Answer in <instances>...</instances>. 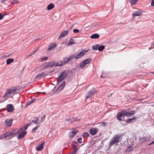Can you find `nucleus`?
<instances>
[{
    "label": "nucleus",
    "mask_w": 154,
    "mask_h": 154,
    "mask_svg": "<svg viewBox=\"0 0 154 154\" xmlns=\"http://www.w3.org/2000/svg\"><path fill=\"white\" fill-rule=\"evenodd\" d=\"M17 90L16 87H14L7 89L3 96V98L5 101L11 97V95H14Z\"/></svg>",
    "instance_id": "f257e3e1"
},
{
    "label": "nucleus",
    "mask_w": 154,
    "mask_h": 154,
    "mask_svg": "<svg viewBox=\"0 0 154 154\" xmlns=\"http://www.w3.org/2000/svg\"><path fill=\"white\" fill-rule=\"evenodd\" d=\"M121 137L120 134L115 135L111 140L109 143V145L111 146L114 145H116L120 142V139Z\"/></svg>",
    "instance_id": "f03ea898"
},
{
    "label": "nucleus",
    "mask_w": 154,
    "mask_h": 154,
    "mask_svg": "<svg viewBox=\"0 0 154 154\" xmlns=\"http://www.w3.org/2000/svg\"><path fill=\"white\" fill-rule=\"evenodd\" d=\"M67 76V73L65 71H63L61 73L59 76L57 81V83L58 84L65 79Z\"/></svg>",
    "instance_id": "7ed1b4c3"
},
{
    "label": "nucleus",
    "mask_w": 154,
    "mask_h": 154,
    "mask_svg": "<svg viewBox=\"0 0 154 154\" xmlns=\"http://www.w3.org/2000/svg\"><path fill=\"white\" fill-rule=\"evenodd\" d=\"M123 111L125 116L128 117L134 115L136 112L135 110H132L129 112H128L126 110H123Z\"/></svg>",
    "instance_id": "20e7f679"
},
{
    "label": "nucleus",
    "mask_w": 154,
    "mask_h": 154,
    "mask_svg": "<svg viewBox=\"0 0 154 154\" xmlns=\"http://www.w3.org/2000/svg\"><path fill=\"white\" fill-rule=\"evenodd\" d=\"M23 130V128H21V129L17 132V133H20V134L18 136V139H21L24 137L26 134V132Z\"/></svg>",
    "instance_id": "39448f33"
},
{
    "label": "nucleus",
    "mask_w": 154,
    "mask_h": 154,
    "mask_svg": "<svg viewBox=\"0 0 154 154\" xmlns=\"http://www.w3.org/2000/svg\"><path fill=\"white\" fill-rule=\"evenodd\" d=\"M91 59H87L82 62L80 65L79 67L81 68H84L87 64L89 63L90 62Z\"/></svg>",
    "instance_id": "423d86ee"
},
{
    "label": "nucleus",
    "mask_w": 154,
    "mask_h": 154,
    "mask_svg": "<svg viewBox=\"0 0 154 154\" xmlns=\"http://www.w3.org/2000/svg\"><path fill=\"white\" fill-rule=\"evenodd\" d=\"M66 84L65 82H63L58 87L54 92L55 94L61 91L64 88Z\"/></svg>",
    "instance_id": "0eeeda50"
},
{
    "label": "nucleus",
    "mask_w": 154,
    "mask_h": 154,
    "mask_svg": "<svg viewBox=\"0 0 154 154\" xmlns=\"http://www.w3.org/2000/svg\"><path fill=\"white\" fill-rule=\"evenodd\" d=\"M78 132V131L76 129H73L71 131H70L69 133V138L70 140L72 139L73 137L75 135V134Z\"/></svg>",
    "instance_id": "6e6552de"
},
{
    "label": "nucleus",
    "mask_w": 154,
    "mask_h": 154,
    "mask_svg": "<svg viewBox=\"0 0 154 154\" xmlns=\"http://www.w3.org/2000/svg\"><path fill=\"white\" fill-rule=\"evenodd\" d=\"M125 116V115L123 110L118 114L116 117L117 119L119 121H121L122 120V118H124Z\"/></svg>",
    "instance_id": "1a4fd4ad"
},
{
    "label": "nucleus",
    "mask_w": 154,
    "mask_h": 154,
    "mask_svg": "<svg viewBox=\"0 0 154 154\" xmlns=\"http://www.w3.org/2000/svg\"><path fill=\"white\" fill-rule=\"evenodd\" d=\"M97 92V91L95 89L93 88L87 94L86 98L87 99L89 98L91 96L93 95L94 94Z\"/></svg>",
    "instance_id": "9d476101"
},
{
    "label": "nucleus",
    "mask_w": 154,
    "mask_h": 154,
    "mask_svg": "<svg viewBox=\"0 0 154 154\" xmlns=\"http://www.w3.org/2000/svg\"><path fill=\"white\" fill-rule=\"evenodd\" d=\"M55 62H51L49 63L45 64L44 65V69H46L48 68H52L54 66Z\"/></svg>",
    "instance_id": "9b49d317"
},
{
    "label": "nucleus",
    "mask_w": 154,
    "mask_h": 154,
    "mask_svg": "<svg viewBox=\"0 0 154 154\" xmlns=\"http://www.w3.org/2000/svg\"><path fill=\"white\" fill-rule=\"evenodd\" d=\"M6 109L8 112H12L14 110V106L12 104H9L7 106Z\"/></svg>",
    "instance_id": "f8f14e48"
},
{
    "label": "nucleus",
    "mask_w": 154,
    "mask_h": 154,
    "mask_svg": "<svg viewBox=\"0 0 154 154\" xmlns=\"http://www.w3.org/2000/svg\"><path fill=\"white\" fill-rule=\"evenodd\" d=\"M45 141L42 142L41 144H38L36 147V150L39 151H41L43 149V146L45 144Z\"/></svg>",
    "instance_id": "ddd939ff"
},
{
    "label": "nucleus",
    "mask_w": 154,
    "mask_h": 154,
    "mask_svg": "<svg viewBox=\"0 0 154 154\" xmlns=\"http://www.w3.org/2000/svg\"><path fill=\"white\" fill-rule=\"evenodd\" d=\"M69 31L66 30L63 32H61L60 33L59 35L58 39H60L61 38H62L66 36L68 34Z\"/></svg>",
    "instance_id": "4468645a"
},
{
    "label": "nucleus",
    "mask_w": 154,
    "mask_h": 154,
    "mask_svg": "<svg viewBox=\"0 0 154 154\" xmlns=\"http://www.w3.org/2000/svg\"><path fill=\"white\" fill-rule=\"evenodd\" d=\"M85 54V52L84 51H81L76 55L75 54V58L76 59H78L83 56Z\"/></svg>",
    "instance_id": "2eb2a0df"
},
{
    "label": "nucleus",
    "mask_w": 154,
    "mask_h": 154,
    "mask_svg": "<svg viewBox=\"0 0 154 154\" xmlns=\"http://www.w3.org/2000/svg\"><path fill=\"white\" fill-rule=\"evenodd\" d=\"M142 14V12L141 11L138 10L134 12L132 14L133 17H134L136 16H139Z\"/></svg>",
    "instance_id": "dca6fc26"
},
{
    "label": "nucleus",
    "mask_w": 154,
    "mask_h": 154,
    "mask_svg": "<svg viewBox=\"0 0 154 154\" xmlns=\"http://www.w3.org/2000/svg\"><path fill=\"white\" fill-rule=\"evenodd\" d=\"M46 75L44 72L39 74L36 75L35 77V79L37 80H39L42 78L43 77L45 76Z\"/></svg>",
    "instance_id": "f3484780"
},
{
    "label": "nucleus",
    "mask_w": 154,
    "mask_h": 154,
    "mask_svg": "<svg viewBox=\"0 0 154 154\" xmlns=\"http://www.w3.org/2000/svg\"><path fill=\"white\" fill-rule=\"evenodd\" d=\"M43 118H42L40 121H38V119L37 117H35L34 118L35 120H32V123H34L36 124H39L43 122L42 119Z\"/></svg>",
    "instance_id": "a211bd4d"
},
{
    "label": "nucleus",
    "mask_w": 154,
    "mask_h": 154,
    "mask_svg": "<svg viewBox=\"0 0 154 154\" xmlns=\"http://www.w3.org/2000/svg\"><path fill=\"white\" fill-rule=\"evenodd\" d=\"M12 120L10 119H7L5 120V122L6 125L8 126H10L12 123Z\"/></svg>",
    "instance_id": "6ab92c4d"
},
{
    "label": "nucleus",
    "mask_w": 154,
    "mask_h": 154,
    "mask_svg": "<svg viewBox=\"0 0 154 154\" xmlns=\"http://www.w3.org/2000/svg\"><path fill=\"white\" fill-rule=\"evenodd\" d=\"M57 46L56 44L51 43L48 46V51H50L54 49Z\"/></svg>",
    "instance_id": "aec40b11"
},
{
    "label": "nucleus",
    "mask_w": 154,
    "mask_h": 154,
    "mask_svg": "<svg viewBox=\"0 0 154 154\" xmlns=\"http://www.w3.org/2000/svg\"><path fill=\"white\" fill-rule=\"evenodd\" d=\"M97 131L98 130L97 128H92L90 129V132L91 134L94 135L97 133Z\"/></svg>",
    "instance_id": "412c9836"
},
{
    "label": "nucleus",
    "mask_w": 154,
    "mask_h": 154,
    "mask_svg": "<svg viewBox=\"0 0 154 154\" xmlns=\"http://www.w3.org/2000/svg\"><path fill=\"white\" fill-rule=\"evenodd\" d=\"M64 65L63 61H60L57 62H55L54 66H61Z\"/></svg>",
    "instance_id": "4be33fe9"
},
{
    "label": "nucleus",
    "mask_w": 154,
    "mask_h": 154,
    "mask_svg": "<svg viewBox=\"0 0 154 154\" xmlns=\"http://www.w3.org/2000/svg\"><path fill=\"white\" fill-rule=\"evenodd\" d=\"M12 134L9 133H6L5 134H3L0 137V139L5 138L11 136L12 135Z\"/></svg>",
    "instance_id": "5701e85b"
},
{
    "label": "nucleus",
    "mask_w": 154,
    "mask_h": 154,
    "mask_svg": "<svg viewBox=\"0 0 154 154\" xmlns=\"http://www.w3.org/2000/svg\"><path fill=\"white\" fill-rule=\"evenodd\" d=\"M133 145H132L131 146H129L128 148L125 149V151L128 152H129L132 150L134 147H133Z\"/></svg>",
    "instance_id": "b1692460"
},
{
    "label": "nucleus",
    "mask_w": 154,
    "mask_h": 154,
    "mask_svg": "<svg viewBox=\"0 0 154 154\" xmlns=\"http://www.w3.org/2000/svg\"><path fill=\"white\" fill-rule=\"evenodd\" d=\"M99 37V35L96 34H95L91 35V38L92 39L98 38Z\"/></svg>",
    "instance_id": "393cba45"
},
{
    "label": "nucleus",
    "mask_w": 154,
    "mask_h": 154,
    "mask_svg": "<svg viewBox=\"0 0 154 154\" xmlns=\"http://www.w3.org/2000/svg\"><path fill=\"white\" fill-rule=\"evenodd\" d=\"M14 61L13 59L9 58L6 60V64L7 65H9L11 63H12Z\"/></svg>",
    "instance_id": "a878e982"
},
{
    "label": "nucleus",
    "mask_w": 154,
    "mask_h": 154,
    "mask_svg": "<svg viewBox=\"0 0 154 154\" xmlns=\"http://www.w3.org/2000/svg\"><path fill=\"white\" fill-rule=\"evenodd\" d=\"M54 5L53 4L51 3L48 5L47 8L48 10H50L54 8Z\"/></svg>",
    "instance_id": "bb28decb"
},
{
    "label": "nucleus",
    "mask_w": 154,
    "mask_h": 154,
    "mask_svg": "<svg viewBox=\"0 0 154 154\" xmlns=\"http://www.w3.org/2000/svg\"><path fill=\"white\" fill-rule=\"evenodd\" d=\"M63 61L64 65L67 64L70 61L68 57L64 58Z\"/></svg>",
    "instance_id": "cd10ccee"
},
{
    "label": "nucleus",
    "mask_w": 154,
    "mask_h": 154,
    "mask_svg": "<svg viewBox=\"0 0 154 154\" xmlns=\"http://www.w3.org/2000/svg\"><path fill=\"white\" fill-rule=\"evenodd\" d=\"M147 138L146 137H144L139 138V140L142 142H143L147 140Z\"/></svg>",
    "instance_id": "c85d7f7f"
},
{
    "label": "nucleus",
    "mask_w": 154,
    "mask_h": 154,
    "mask_svg": "<svg viewBox=\"0 0 154 154\" xmlns=\"http://www.w3.org/2000/svg\"><path fill=\"white\" fill-rule=\"evenodd\" d=\"M105 49V46L103 45H101L100 46L99 45L98 48V50L99 51H102L104 49Z\"/></svg>",
    "instance_id": "c756f323"
},
{
    "label": "nucleus",
    "mask_w": 154,
    "mask_h": 154,
    "mask_svg": "<svg viewBox=\"0 0 154 154\" xmlns=\"http://www.w3.org/2000/svg\"><path fill=\"white\" fill-rule=\"evenodd\" d=\"M74 44H75V42L73 41V39L72 38H71L70 40L68 43L67 44V45L68 46H70V45H72Z\"/></svg>",
    "instance_id": "7c9ffc66"
},
{
    "label": "nucleus",
    "mask_w": 154,
    "mask_h": 154,
    "mask_svg": "<svg viewBox=\"0 0 154 154\" xmlns=\"http://www.w3.org/2000/svg\"><path fill=\"white\" fill-rule=\"evenodd\" d=\"M136 119V117H134L132 118H131L128 119L127 120L126 122L127 123H128L131 122L132 120H135Z\"/></svg>",
    "instance_id": "2f4dec72"
},
{
    "label": "nucleus",
    "mask_w": 154,
    "mask_h": 154,
    "mask_svg": "<svg viewBox=\"0 0 154 154\" xmlns=\"http://www.w3.org/2000/svg\"><path fill=\"white\" fill-rule=\"evenodd\" d=\"M75 54H73L72 55L68 57V58L70 61L73 60L75 58Z\"/></svg>",
    "instance_id": "473e14b6"
},
{
    "label": "nucleus",
    "mask_w": 154,
    "mask_h": 154,
    "mask_svg": "<svg viewBox=\"0 0 154 154\" xmlns=\"http://www.w3.org/2000/svg\"><path fill=\"white\" fill-rule=\"evenodd\" d=\"M138 1V0H131L130 2L131 5H133L135 4Z\"/></svg>",
    "instance_id": "72a5a7b5"
},
{
    "label": "nucleus",
    "mask_w": 154,
    "mask_h": 154,
    "mask_svg": "<svg viewBox=\"0 0 154 154\" xmlns=\"http://www.w3.org/2000/svg\"><path fill=\"white\" fill-rule=\"evenodd\" d=\"M98 46L99 45H93L92 47V49L94 50H97V49L98 50Z\"/></svg>",
    "instance_id": "f704fd0d"
},
{
    "label": "nucleus",
    "mask_w": 154,
    "mask_h": 154,
    "mask_svg": "<svg viewBox=\"0 0 154 154\" xmlns=\"http://www.w3.org/2000/svg\"><path fill=\"white\" fill-rule=\"evenodd\" d=\"M39 126H36L35 127H34L32 130V133H35L37 129L38 128Z\"/></svg>",
    "instance_id": "c9c22d12"
},
{
    "label": "nucleus",
    "mask_w": 154,
    "mask_h": 154,
    "mask_svg": "<svg viewBox=\"0 0 154 154\" xmlns=\"http://www.w3.org/2000/svg\"><path fill=\"white\" fill-rule=\"evenodd\" d=\"M69 121L71 122H74L76 121V119L74 118H71L69 120Z\"/></svg>",
    "instance_id": "e433bc0d"
},
{
    "label": "nucleus",
    "mask_w": 154,
    "mask_h": 154,
    "mask_svg": "<svg viewBox=\"0 0 154 154\" xmlns=\"http://www.w3.org/2000/svg\"><path fill=\"white\" fill-rule=\"evenodd\" d=\"M100 124H101L100 125L103 126H105L107 125V122H100Z\"/></svg>",
    "instance_id": "4c0bfd02"
},
{
    "label": "nucleus",
    "mask_w": 154,
    "mask_h": 154,
    "mask_svg": "<svg viewBox=\"0 0 154 154\" xmlns=\"http://www.w3.org/2000/svg\"><path fill=\"white\" fill-rule=\"evenodd\" d=\"M48 57H44L41 58V61H46V60H48Z\"/></svg>",
    "instance_id": "58836bf2"
},
{
    "label": "nucleus",
    "mask_w": 154,
    "mask_h": 154,
    "mask_svg": "<svg viewBox=\"0 0 154 154\" xmlns=\"http://www.w3.org/2000/svg\"><path fill=\"white\" fill-rule=\"evenodd\" d=\"M79 32V29H74L73 30V32L74 33H77Z\"/></svg>",
    "instance_id": "ea45409f"
},
{
    "label": "nucleus",
    "mask_w": 154,
    "mask_h": 154,
    "mask_svg": "<svg viewBox=\"0 0 154 154\" xmlns=\"http://www.w3.org/2000/svg\"><path fill=\"white\" fill-rule=\"evenodd\" d=\"M4 15L3 14L0 13V20L2 19L4 17Z\"/></svg>",
    "instance_id": "a19ab883"
},
{
    "label": "nucleus",
    "mask_w": 154,
    "mask_h": 154,
    "mask_svg": "<svg viewBox=\"0 0 154 154\" xmlns=\"http://www.w3.org/2000/svg\"><path fill=\"white\" fill-rule=\"evenodd\" d=\"M39 50L38 48H37L36 50H35V51H33L32 53V54L33 55L36 52H37L38 50Z\"/></svg>",
    "instance_id": "79ce46f5"
},
{
    "label": "nucleus",
    "mask_w": 154,
    "mask_h": 154,
    "mask_svg": "<svg viewBox=\"0 0 154 154\" xmlns=\"http://www.w3.org/2000/svg\"><path fill=\"white\" fill-rule=\"evenodd\" d=\"M78 141L80 143H82V138H79L77 139Z\"/></svg>",
    "instance_id": "37998d69"
},
{
    "label": "nucleus",
    "mask_w": 154,
    "mask_h": 154,
    "mask_svg": "<svg viewBox=\"0 0 154 154\" xmlns=\"http://www.w3.org/2000/svg\"><path fill=\"white\" fill-rule=\"evenodd\" d=\"M88 135H89V134L88 133L85 132L84 134V135H83V136L84 137H88Z\"/></svg>",
    "instance_id": "c03bdc74"
},
{
    "label": "nucleus",
    "mask_w": 154,
    "mask_h": 154,
    "mask_svg": "<svg viewBox=\"0 0 154 154\" xmlns=\"http://www.w3.org/2000/svg\"><path fill=\"white\" fill-rule=\"evenodd\" d=\"M18 3V2L16 0H14L11 3V4H14Z\"/></svg>",
    "instance_id": "a18cd8bd"
},
{
    "label": "nucleus",
    "mask_w": 154,
    "mask_h": 154,
    "mask_svg": "<svg viewBox=\"0 0 154 154\" xmlns=\"http://www.w3.org/2000/svg\"><path fill=\"white\" fill-rule=\"evenodd\" d=\"M28 127L26 125L23 128H23L22 131H24V130H26L27 129Z\"/></svg>",
    "instance_id": "49530a36"
},
{
    "label": "nucleus",
    "mask_w": 154,
    "mask_h": 154,
    "mask_svg": "<svg viewBox=\"0 0 154 154\" xmlns=\"http://www.w3.org/2000/svg\"><path fill=\"white\" fill-rule=\"evenodd\" d=\"M151 5L152 6H154V0H152L151 2Z\"/></svg>",
    "instance_id": "de8ad7c7"
},
{
    "label": "nucleus",
    "mask_w": 154,
    "mask_h": 154,
    "mask_svg": "<svg viewBox=\"0 0 154 154\" xmlns=\"http://www.w3.org/2000/svg\"><path fill=\"white\" fill-rule=\"evenodd\" d=\"M31 103V101H28L27 103V105H28V106H29L30 105L31 103Z\"/></svg>",
    "instance_id": "09e8293b"
},
{
    "label": "nucleus",
    "mask_w": 154,
    "mask_h": 154,
    "mask_svg": "<svg viewBox=\"0 0 154 154\" xmlns=\"http://www.w3.org/2000/svg\"><path fill=\"white\" fill-rule=\"evenodd\" d=\"M31 122H29V123H27L26 125L28 127L29 126H30L31 124Z\"/></svg>",
    "instance_id": "8fccbe9b"
},
{
    "label": "nucleus",
    "mask_w": 154,
    "mask_h": 154,
    "mask_svg": "<svg viewBox=\"0 0 154 154\" xmlns=\"http://www.w3.org/2000/svg\"><path fill=\"white\" fill-rule=\"evenodd\" d=\"M77 151V149H75L74 150V151L72 152V153L75 154V152H76Z\"/></svg>",
    "instance_id": "3c124183"
},
{
    "label": "nucleus",
    "mask_w": 154,
    "mask_h": 154,
    "mask_svg": "<svg viewBox=\"0 0 154 154\" xmlns=\"http://www.w3.org/2000/svg\"><path fill=\"white\" fill-rule=\"evenodd\" d=\"M154 144V141L149 144V145H151Z\"/></svg>",
    "instance_id": "603ef678"
},
{
    "label": "nucleus",
    "mask_w": 154,
    "mask_h": 154,
    "mask_svg": "<svg viewBox=\"0 0 154 154\" xmlns=\"http://www.w3.org/2000/svg\"><path fill=\"white\" fill-rule=\"evenodd\" d=\"M35 101V99H33L31 100V103H33Z\"/></svg>",
    "instance_id": "864d4df0"
},
{
    "label": "nucleus",
    "mask_w": 154,
    "mask_h": 154,
    "mask_svg": "<svg viewBox=\"0 0 154 154\" xmlns=\"http://www.w3.org/2000/svg\"><path fill=\"white\" fill-rule=\"evenodd\" d=\"M32 53H31V54H29V56H32Z\"/></svg>",
    "instance_id": "5fc2aeb1"
},
{
    "label": "nucleus",
    "mask_w": 154,
    "mask_h": 154,
    "mask_svg": "<svg viewBox=\"0 0 154 154\" xmlns=\"http://www.w3.org/2000/svg\"><path fill=\"white\" fill-rule=\"evenodd\" d=\"M103 75H102L101 76H100V78H102L103 77Z\"/></svg>",
    "instance_id": "6e6d98bb"
},
{
    "label": "nucleus",
    "mask_w": 154,
    "mask_h": 154,
    "mask_svg": "<svg viewBox=\"0 0 154 154\" xmlns=\"http://www.w3.org/2000/svg\"><path fill=\"white\" fill-rule=\"evenodd\" d=\"M5 57L4 56H2V58H3L4 57Z\"/></svg>",
    "instance_id": "4d7b16f0"
},
{
    "label": "nucleus",
    "mask_w": 154,
    "mask_h": 154,
    "mask_svg": "<svg viewBox=\"0 0 154 154\" xmlns=\"http://www.w3.org/2000/svg\"><path fill=\"white\" fill-rule=\"evenodd\" d=\"M2 0V1H5L6 0Z\"/></svg>",
    "instance_id": "13d9d810"
},
{
    "label": "nucleus",
    "mask_w": 154,
    "mask_h": 154,
    "mask_svg": "<svg viewBox=\"0 0 154 154\" xmlns=\"http://www.w3.org/2000/svg\"><path fill=\"white\" fill-rule=\"evenodd\" d=\"M153 21L154 22V20H153Z\"/></svg>",
    "instance_id": "bf43d9fd"
},
{
    "label": "nucleus",
    "mask_w": 154,
    "mask_h": 154,
    "mask_svg": "<svg viewBox=\"0 0 154 154\" xmlns=\"http://www.w3.org/2000/svg\"><path fill=\"white\" fill-rule=\"evenodd\" d=\"M152 73L154 74V72H153Z\"/></svg>",
    "instance_id": "052dcab7"
},
{
    "label": "nucleus",
    "mask_w": 154,
    "mask_h": 154,
    "mask_svg": "<svg viewBox=\"0 0 154 154\" xmlns=\"http://www.w3.org/2000/svg\"><path fill=\"white\" fill-rule=\"evenodd\" d=\"M153 45H154V44H153Z\"/></svg>",
    "instance_id": "680f3d73"
}]
</instances>
